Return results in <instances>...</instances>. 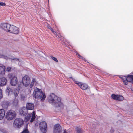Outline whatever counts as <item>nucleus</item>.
<instances>
[{"label": "nucleus", "mask_w": 133, "mask_h": 133, "mask_svg": "<svg viewBox=\"0 0 133 133\" xmlns=\"http://www.w3.org/2000/svg\"><path fill=\"white\" fill-rule=\"evenodd\" d=\"M48 100L50 103L56 107H60L62 105L60 98L53 93L50 94L48 97Z\"/></svg>", "instance_id": "obj_1"}, {"label": "nucleus", "mask_w": 133, "mask_h": 133, "mask_svg": "<svg viewBox=\"0 0 133 133\" xmlns=\"http://www.w3.org/2000/svg\"><path fill=\"white\" fill-rule=\"evenodd\" d=\"M33 95L37 99L41 98V100L42 101L44 100L46 97L45 95L44 94L43 95L42 91H41V90L37 88L35 89Z\"/></svg>", "instance_id": "obj_2"}, {"label": "nucleus", "mask_w": 133, "mask_h": 133, "mask_svg": "<svg viewBox=\"0 0 133 133\" xmlns=\"http://www.w3.org/2000/svg\"><path fill=\"white\" fill-rule=\"evenodd\" d=\"M16 116L15 112L13 110H8L6 114V118L8 120H11L15 118Z\"/></svg>", "instance_id": "obj_3"}, {"label": "nucleus", "mask_w": 133, "mask_h": 133, "mask_svg": "<svg viewBox=\"0 0 133 133\" xmlns=\"http://www.w3.org/2000/svg\"><path fill=\"white\" fill-rule=\"evenodd\" d=\"M24 121L21 118H16L14 121V127L16 128L21 127L23 124Z\"/></svg>", "instance_id": "obj_4"}, {"label": "nucleus", "mask_w": 133, "mask_h": 133, "mask_svg": "<svg viewBox=\"0 0 133 133\" xmlns=\"http://www.w3.org/2000/svg\"><path fill=\"white\" fill-rule=\"evenodd\" d=\"M121 79L123 81V83L125 85L128 84V82H131L133 81V75H128L124 77H122Z\"/></svg>", "instance_id": "obj_5"}, {"label": "nucleus", "mask_w": 133, "mask_h": 133, "mask_svg": "<svg viewBox=\"0 0 133 133\" xmlns=\"http://www.w3.org/2000/svg\"><path fill=\"white\" fill-rule=\"evenodd\" d=\"M40 129L43 133H45L46 131L47 125L45 121H43L40 122L39 124Z\"/></svg>", "instance_id": "obj_6"}, {"label": "nucleus", "mask_w": 133, "mask_h": 133, "mask_svg": "<svg viewBox=\"0 0 133 133\" xmlns=\"http://www.w3.org/2000/svg\"><path fill=\"white\" fill-rule=\"evenodd\" d=\"M30 80L29 77L27 75H25L22 78V83L24 86L27 87L30 84Z\"/></svg>", "instance_id": "obj_7"}, {"label": "nucleus", "mask_w": 133, "mask_h": 133, "mask_svg": "<svg viewBox=\"0 0 133 133\" xmlns=\"http://www.w3.org/2000/svg\"><path fill=\"white\" fill-rule=\"evenodd\" d=\"M31 116V118L30 120L31 122H32L36 118L35 112L34 111H33L32 114H28L27 116L25 117V121L26 122L28 121L30 119Z\"/></svg>", "instance_id": "obj_8"}, {"label": "nucleus", "mask_w": 133, "mask_h": 133, "mask_svg": "<svg viewBox=\"0 0 133 133\" xmlns=\"http://www.w3.org/2000/svg\"><path fill=\"white\" fill-rule=\"evenodd\" d=\"M11 25L8 23H2L0 25L1 28L6 32H9Z\"/></svg>", "instance_id": "obj_9"}, {"label": "nucleus", "mask_w": 133, "mask_h": 133, "mask_svg": "<svg viewBox=\"0 0 133 133\" xmlns=\"http://www.w3.org/2000/svg\"><path fill=\"white\" fill-rule=\"evenodd\" d=\"M9 32L17 34L19 32L18 28L13 25H11Z\"/></svg>", "instance_id": "obj_10"}, {"label": "nucleus", "mask_w": 133, "mask_h": 133, "mask_svg": "<svg viewBox=\"0 0 133 133\" xmlns=\"http://www.w3.org/2000/svg\"><path fill=\"white\" fill-rule=\"evenodd\" d=\"M28 112L27 109L24 107L20 108L19 110V114L22 116H25Z\"/></svg>", "instance_id": "obj_11"}, {"label": "nucleus", "mask_w": 133, "mask_h": 133, "mask_svg": "<svg viewBox=\"0 0 133 133\" xmlns=\"http://www.w3.org/2000/svg\"><path fill=\"white\" fill-rule=\"evenodd\" d=\"M54 133H62V130L60 125L57 124L54 126Z\"/></svg>", "instance_id": "obj_12"}, {"label": "nucleus", "mask_w": 133, "mask_h": 133, "mask_svg": "<svg viewBox=\"0 0 133 133\" xmlns=\"http://www.w3.org/2000/svg\"><path fill=\"white\" fill-rule=\"evenodd\" d=\"M75 83L76 84L78 85V86L82 90H86L88 87V85L87 84H83L82 83L77 81L75 82Z\"/></svg>", "instance_id": "obj_13"}, {"label": "nucleus", "mask_w": 133, "mask_h": 133, "mask_svg": "<svg viewBox=\"0 0 133 133\" xmlns=\"http://www.w3.org/2000/svg\"><path fill=\"white\" fill-rule=\"evenodd\" d=\"M18 81V80L17 77L14 76L11 79L10 83L11 85L15 86L17 84Z\"/></svg>", "instance_id": "obj_14"}, {"label": "nucleus", "mask_w": 133, "mask_h": 133, "mask_svg": "<svg viewBox=\"0 0 133 133\" xmlns=\"http://www.w3.org/2000/svg\"><path fill=\"white\" fill-rule=\"evenodd\" d=\"M7 82V79L5 77L0 78V86H2L5 85Z\"/></svg>", "instance_id": "obj_15"}, {"label": "nucleus", "mask_w": 133, "mask_h": 133, "mask_svg": "<svg viewBox=\"0 0 133 133\" xmlns=\"http://www.w3.org/2000/svg\"><path fill=\"white\" fill-rule=\"evenodd\" d=\"M12 90V89L9 86H7L5 91L6 94L9 96L13 94Z\"/></svg>", "instance_id": "obj_16"}, {"label": "nucleus", "mask_w": 133, "mask_h": 133, "mask_svg": "<svg viewBox=\"0 0 133 133\" xmlns=\"http://www.w3.org/2000/svg\"><path fill=\"white\" fill-rule=\"evenodd\" d=\"M34 105L33 103H27L26 104V108L27 110H33L34 108Z\"/></svg>", "instance_id": "obj_17"}, {"label": "nucleus", "mask_w": 133, "mask_h": 133, "mask_svg": "<svg viewBox=\"0 0 133 133\" xmlns=\"http://www.w3.org/2000/svg\"><path fill=\"white\" fill-rule=\"evenodd\" d=\"M5 67L4 66H0V76L4 75L5 72Z\"/></svg>", "instance_id": "obj_18"}, {"label": "nucleus", "mask_w": 133, "mask_h": 133, "mask_svg": "<svg viewBox=\"0 0 133 133\" xmlns=\"http://www.w3.org/2000/svg\"><path fill=\"white\" fill-rule=\"evenodd\" d=\"M5 112L3 109L0 110V120L2 119L5 116Z\"/></svg>", "instance_id": "obj_19"}, {"label": "nucleus", "mask_w": 133, "mask_h": 133, "mask_svg": "<svg viewBox=\"0 0 133 133\" xmlns=\"http://www.w3.org/2000/svg\"><path fill=\"white\" fill-rule=\"evenodd\" d=\"M1 52L2 53V54H0V58H4L5 59H7L9 58L8 56L4 55V52L3 50L1 51Z\"/></svg>", "instance_id": "obj_20"}, {"label": "nucleus", "mask_w": 133, "mask_h": 133, "mask_svg": "<svg viewBox=\"0 0 133 133\" xmlns=\"http://www.w3.org/2000/svg\"><path fill=\"white\" fill-rule=\"evenodd\" d=\"M13 94L15 97H17L19 94L18 90L17 89H14V91Z\"/></svg>", "instance_id": "obj_21"}, {"label": "nucleus", "mask_w": 133, "mask_h": 133, "mask_svg": "<svg viewBox=\"0 0 133 133\" xmlns=\"http://www.w3.org/2000/svg\"><path fill=\"white\" fill-rule=\"evenodd\" d=\"M124 99V97L122 96L118 95L117 101H122Z\"/></svg>", "instance_id": "obj_22"}, {"label": "nucleus", "mask_w": 133, "mask_h": 133, "mask_svg": "<svg viewBox=\"0 0 133 133\" xmlns=\"http://www.w3.org/2000/svg\"><path fill=\"white\" fill-rule=\"evenodd\" d=\"M111 96L113 99L117 100L118 95H116L115 94H112Z\"/></svg>", "instance_id": "obj_23"}, {"label": "nucleus", "mask_w": 133, "mask_h": 133, "mask_svg": "<svg viewBox=\"0 0 133 133\" xmlns=\"http://www.w3.org/2000/svg\"><path fill=\"white\" fill-rule=\"evenodd\" d=\"M76 131L77 133H82L83 131L81 128H77Z\"/></svg>", "instance_id": "obj_24"}, {"label": "nucleus", "mask_w": 133, "mask_h": 133, "mask_svg": "<svg viewBox=\"0 0 133 133\" xmlns=\"http://www.w3.org/2000/svg\"><path fill=\"white\" fill-rule=\"evenodd\" d=\"M21 133H29V132L28 129H25Z\"/></svg>", "instance_id": "obj_25"}, {"label": "nucleus", "mask_w": 133, "mask_h": 133, "mask_svg": "<svg viewBox=\"0 0 133 133\" xmlns=\"http://www.w3.org/2000/svg\"><path fill=\"white\" fill-rule=\"evenodd\" d=\"M51 58L56 62H58V61L56 58L53 57L52 56H51Z\"/></svg>", "instance_id": "obj_26"}, {"label": "nucleus", "mask_w": 133, "mask_h": 133, "mask_svg": "<svg viewBox=\"0 0 133 133\" xmlns=\"http://www.w3.org/2000/svg\"><path fill=\"white\" fill-rule=\"evenodd\" d=\"M52 32L54 34L57 38H59L58 36L57 35V34L56 32L54 31V30L52 31Z\"/></svg>", "instance_id": "obj_27"}, {"label": "nucleus", "mask_w": 133, "mask_h": 133, "mask_svg": "<svg viewBox=\"0 0 133 133\" xmlns=\"http://www.w3.org/2000/svg\"><path fill=\"white\" fill-rule=\"evenodd\" d=\"M2 97V91L1 89H0V99Z\"/></svg>", "instance_id": "obj_28"}, {"label": "nucleus", "mask_w": 133, "mask_h": 133, "mask_svg": "<svg viewBox=\"0 0 133 133\" xmlns=\"http://www.w3.org/2000/svg\"><path fill=\"white\" fill-rule=\"evenodd\" d=\"M11 70V68L9 67H8L7 68L6 70V71L9 72Z\"/></svg>", "instance_id": "obj_29"}, {"label": "nucleus", "mask_w": 133, "mask_h": 133, "mask_svg": "<svg viewBox=\"0 0 133 133\" xmlns=\"http://www.w3.org/2000/svg\"><path fill=\"white\" fill-rule=\"evenodd\" d=\"M34 84L33 83V82H31L30 85V88H31L32 87L34 86Z\"/></svg>", "instance_id": "obj_30"}, {"label": "nucleus", "mask_w": 133, "mask_h": 133, "mask_svg": "<svg viewBox=\"0 0 133 133\" xmlns=\"http://www.w3.org/2000/svg\"><path fill=\"white\" fill-rule=\"evenodd\" d=\"M0 5L3 6H4L6 5V4L5 3L1 2H0Z\"/></svg>", "instance_id": "obj_31"}, {"label": "nucleus", "mask_w": 133, "mask_h": 133, "mask_svg": "<svg viewBox=\"0 0 133 133\" xmlns=\"http://www.w3.org/2000/svg\"><path fill=\"white\" fill-rule=\"evenodd\" d=\"M0 131H2V132L4 133H7V132L4 129H2L0 130Z\"/></svg>", "instance_id": "obj_32"}, {"label": "nucleus", "mask_w": 133, "mask_h": 133, "mask_svg": "<svg viewBox=\"0 0 133 133\" xmlns=\"http://www.w3.org/2000/svg\"><path fill=\"white\" fill-rule=\"evenodd\" d=\"M36 79L35 78H33L31 82H33V83L34 84L36 82Z\"/></svg>", "instance_id": "obj_33"}, {"label": "nucleus", "mask_w": 133, "mask_h": 133, "mask_svg": "<svg viewBox=\"0 0 133 133\" xmlns=\"http://www.w3.org/2000/svg\"><path fill=\"white\" fill-rule=\"evenodd\" d=\"M78 55L79 56V58L81 59H84L80 55H79V54H78Z\"/></svg>", "instance_id": "obj_34"}, {"label": "nucleus", "mask_w": 133, "mask_h": 133, "mask_svg": "<svg viewBox=\"0 0 133 133\" xmlns=\"http://www.w3.org/2000/svg\"><path fill=\"white\" fill-rule=\"evenodd\" d=\"M14 61H19V59H18V58H15V59H14Z\"/></svg>", "instance_id": "obj_35"}, {"label": "nucleus", "mask_w": 133, "mask_h": 133, "mask_svg": "<svg viewBox=\"0 0 133 133\" xmlns=\"http://www.w3.org/2000/svg\"><path fill=\"white\" fill-rule=\"evenodd\" d=\"M49 28L50 29V30H51L52 31H53L52 28H51V27L49 26Z\"/></svg>", "instance_id": "obj_36"}, {"label": "nucleus", "mask_w": 133, "mask_h": 133, "mask_svg": "<svg viewBox=\"0 0 133 133\" xmlns=\"http://www.w3.org/2000/svg\"><path fill=\"white\" fill-rule=\"evenodd\" d=\"M12 77V75H8V77L9 78H11Z\"/></svg>", "instance_id": "obj_37"}, {"label": "nucleus", "mask_w": 133, "mask_h": 133, "mask_svg": "<svg viewBox=\"0 0 133 133\" xmlns=\"http://www.w3.org/2000/svg\"><path fill=\"white\" fill-rule=\"evenodd\" d=\"M63 133H67L66 132V130H64V132H63Z\"/></svg>", "instance_id": "obj_38"}, {"label": "nucleus", "mask_w": 133, "mask_h": 133, "mask_svg": "<svg viewBox=\"0 0 133 133\" xmlns=\"http://www.w3.org/2000/svg\"><path fill=\"white\" fill-rule=\"evenodd\" d=\"M35 125L36 126H37L38 125V124H37V123L36 124L35 123Z\"/></svg>", "instance_id": "obj_39"}, {"label": "nucleus", "mask_w": 133, "mask_h": 133, "mask_svg": "<svg viewBox=\"0 0 133 133\" xmlns=\"http://www.w3.org/2000/svg\"><path fill=\"white\" fill-rule=\"evenodd\" d=\"M16 103H17L18 102V101H17V99H16Z\"/></svg>", "instance_id": "obj_40"}, {"label": "nucleus", "mask_w": 133, "mask_h": 133, "mask_svg": "<svg viewBox=\"0 0 133 133\" xmlns=\"http://www.w3.org/2000/svg\"><path fill=\"white\" fill-rule=\"evenodd\" d=\"M132 82V84H133V81L132 82Z\"/></svg>", "instance_id": "obj_41"}, {"label": "nucleus", "mask_w": 133, "mask_h": 133, "mask_svg": "<svg viewBox=\"0 0 133 133\" xmlns=\"http://www.w3.org/2000/svg\"><path fill=\"white\" fill-rule=\"evenodd\" d=\"M132 74H133V73H132Z\"/></svg>", "instance_id": "obj_42"}]
</instances>
